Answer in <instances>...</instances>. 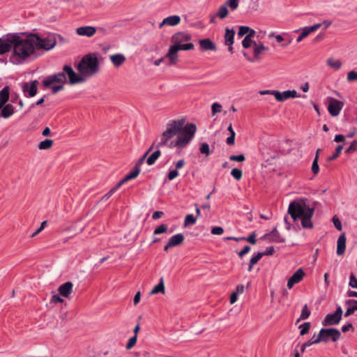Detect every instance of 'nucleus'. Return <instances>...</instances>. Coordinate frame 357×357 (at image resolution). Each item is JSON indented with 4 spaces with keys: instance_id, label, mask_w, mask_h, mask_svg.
Returning a JSON list of instances; mask_svg holds the SVG:
<instances>
[{
    "instance_id": "obj_1",
    "label": "nucleus",
    "mask_w": 357,
    "mask_h": 357,
    "mask_svg": "<svg viewBox=\"0 0 357 357\" xmlns=\"http://www.w3.org/2000/svg\"><path fill=\"white\" fill-rule=\"evenodd\" d=\"M35 34L30 33L23 38L19 33L13 35V54L10 61L19 65L24 62L29 57L35 53Z\"/></svg>"
},
{
    "instance_id": "obj_2",
    "label": "nucleus",
    "mask_w": 357,
    "mask_h": 357,
    "mask_svg": "<svg viewBox=\"0 0 357 357\" xmlns=\"http://www.w3.org/2000/svg\"><path fill=\"white\" fill-rule=\"evenodd\" d=\"M314 208L307 206L305 199L291 202L288 208V213L291 215L293 220L296 221L298 219H301L302 226L305 229H312L313 227L311 218L314 215Z\"/></svg>"
},
{
    "instance_id": "obj_3",
    "label": "nucleus",
    "mask_w": 357,
    "mask_h": 357,
    "mask_svg": "<svg viewBox=\"0 0 357 357\" xmlns=\"http://www.w3.org/2000/svg\"><path fill=\"white\" fill-rule=\"evenodd\" d=\"M67 77L69 79V84L72 85L84 81V78L78 75L70 66L65 65L61 72L46 77L43 81V85L45 88H49L54 83L66 84Z\"/></svg>"
},
{
    "instance_id": "obj_4",
    "label": "nucleus",
    "mask_w": 357,
    "mask_h": 357,
    "mask_svg": "<svg viewBox=\"0 0 357 357\" xmlns=\"http://www.w3.org/2000/svg\"><path fill=\"white\" fill-rule=\"evenodd\" d=\"M185 123V119L173 120L167 125L166 130L162 133L160 141L154 146L160 149L165 146L167 142L182 130Z\"/></svg>"
},
{
    "instance_id": "obj_5",
    "label": "nucleus",
    "mask_w": 357,
    "mask_h": 357,
    "mask_svg": "<svg viewBox=\"0 0 357 357\" xmlns=\"http://www.w3.org/2000/svg\"><path fill=\"white\" fill-rule=\"evenodd\" d=\"M79 73L86 77H90L99 70V63L96 55L86 54L81 60L77 66Z\"/></svg>"
},
{
    "instance_id": "obj_6",
    "label": "nucleus",
    "mask_w": 357,
    "mask_h": 357,
    "mask_svg": "<svg viewBox=\"0 0 357 357\" xmlns=\"http://www.w3.org/2000/svg\"><path fill=\"white\" fill-rule=\"evenodd\" d=\"M197 130V126L194 123H187L184 128L177 135L178 143L181 148H185L193 138Z\"/></svg>"
},
{
    "instance_id": "obj_7",
    "label": "nucleus",
    "mask_w": 357,
    "mask_h": 357,
    "mask_svg": "<svg viewBox=\"0 0 357 357\" xmlns=\"http://www.w3.org/2000/svg\"><path fill=\"white\" fill-rule=\"evenodd\" d=\"M340 331L335 328H321L317 335V340L320 342H328L329 340L332 342H337L340 339Z\"/></svg>"
},
{
    "instance_id": "obj_8",
    "label": "nucleus",
    "mask_w": 357,
    "mask_h": 357,
    "mask_svg": "<svg viewBox=\"0 0 357 357\" xmlns=\"http://www.w3.org/2000/svg\"><path fill=\"white\" fill-rule=\"evenodd\" d=\"M34 40V47L36 46L38 50L43 49L48 51L52 49L56 44V40L54 38L47 37L42 38L36 34H35Z\"/></svg>"
},
{
    "instance_id": "obj_9",
    "label": "nucleus",
    "mask_w": 357,
    "mask_h": 357,
    "mask_svg": "<svg viewBox=\"0 0 357 357\" xmlns=\"http://www.w3.org/2000/svg\"><path fill=\"white\" fill-rule=\"evenodd\" d=\"M342 309L340 306H338L334 313L328 314L322 321L324 326H328L331 325H336L340 323L342 316Z\"/></svg>"
},
{
    "instance_id": "obj_10",
    "label": "nucleus",
    "mask_w": 357,
    "mask_h": 357,
    "mask_svg": "<svg viewBox=\"0 0 357 357\" xmlns=\"http://www.w3.org/2000/svg\"><path fill=\"white\" fill-rule=\"evenodd\" d=\"M13 33H10L0 38V55L9 52L13 49Z\"/></svg>"
},
{
    "instance_id": "obj_11",
    "label": "nucleus",
    "mask_w": 357,
    "mask_h": 357,
    "mask_svg": "<svg viewBox=\"0 0 357 357\" xmlns=\"http://www.w3.org/2000/svg\"><path fill=\"white\" fill-rule=\"evenodd\" d=\"M343 102L334 98H330L328 107V112L332 116H337L343 107Z\"/></svg>"
},
{
    "instance_id": "obj_12",
    "label": "nucleus",
    "mask_w": 357,
    "mask_h": 357,
    "mask_svg": "<svg viewBox=\"0 0 357 357\" xmlns=\"http://www.w3.org/2000/svg\"><path fill=\"white\" fill-rule=\"evenodd\" d=\"M261 239L268 240L270 242L278 243L285 242V238L280 235L276 227L271 232L265 234L261 237Z\"/></svg>"
},
{
    "instance_id": "obj_13",
    "label": "nucleus",
    "mask_w": 357,
    "mask_h": 357,
    "mask_svg": "<svg viewBox=\"0 0 357 357\" xmlns=\"http://www.w3.org/2000/svg\"><path fill=\"white\" fill-rule=\"evenodd\" d=\"M38 81L33 80L31 82H24L22 86V91L27 93L26 96L33 97L36 95L38 91Z\"/></svg>"
},
{
    "instance_id": "obj_14",
    "label": "nucleus",
    "mask_w": 357,
    "mask_h": 357,
    "mask_svg": "<svg viewBox=\"0 0 357 357\" xmlns=\"http://www.w3.org/2000/svg\"><path fill=\"white\" fill-rule=\"evenodd\" d=\"M274 96L276 100L282 102L289 98L300 97L301 95H298L295 90H287L283 92L277 91V92L274 93Z\"/></svg>"
},
{
    "instance_id": "obj_15",
    "label": "nucleus",
    "mask_w": 357,
    "mask_h": 357,
    "mask_svg": "<svg viewBox=\"0 0 357 357\" xmlns=\"http://www.w3.org/2000/svg\"><path fill=\"white\" fill-rule=\"evenodd\" d=\"M305 276V272L300 268L288 280L287 287L291 289L295 284L300 282Z\"/></svg>"
},
{
    "instance_id": "obj_16",
    "label": "nucleus",
    "mask_w": 357,
    "mask_h": 357,
    "mask_svg": "<svg viewBox=\"0 0 357 357\" xmlns=\"http://www.w3.org/2000/svg\"><path fill=\"white\" fill-rule=\"evenodd\" d=\"M179 48L176 44V43L174 45H171L168 50V52L165 55V57L168 58L169 60L170 65H174L178 62V55L177 53L179 51Z\"/></svg>"
},
{
    "instance_id": "obj_17",
    "label": "nucleus",
    "mask_w": 357,
    "mask_h": 357,
    "mask_svg": "<svg viewBox=\"0 0 357 357\" xmlns=\"http://www.w3.org/2000/svg\"><path fill=\"white\" fill-rule=\"evenodd\" d=\"M201 51H216L215 44L208 38L199 40Z\"/></svg>"
},
{
    "instance_id": "obj_18",
    "label": "nucleus",
    "mask_w": 357,
    "mask_h": 357,
    "mask_svg": "<svg viewBox=\"0 0 357 357\" xmlns=\"http://www.w3.org/2000/svg\"><path fill=\"white\" fill-rule=\"evenodd\" d=\"M73 284L71 282H66L61 284L59 289V293L61 296L68 298L73 292Z\"/></svg>"
},
{
    "instance_id": "obj_19",
    "label": "nucleus",
    "mask_w": 357,
    "mask_h": 357,
    "mask_svg": "<svg viewBox=\"0 0 357 357\" xmlns=\"http://www.w3.org/2000/svg\"><path fill=\"white\" fill-rule=\"evenodd\" d=\"M96 29L93 26H81L77 29L76 32L79 36L91 37L96 33Z\"/></svg>"
},
{
    "instance_id": "obj_20",
    "label": "nucleus",
    "mask_w": 357,
    "mask_h": 357,
    "mask_svg": "<svg viewBox=\"0 0 357 357\" xmlns=\"http://www.w3.org/2000/svg\"><path fill=\"white\" fill-rule=\"evenodd\" d=\"M346 250V234L345 233H342L338 239H337V255H342L344 253Z\"/></svg>"
},
{
    "instance_id": "obj_21",
    "label": "nucleus",
    "mask_w": 357,
    "mask_h": 357,
    "mask_svg": "<svg viewBox=\"0 0 357 357\" xmlns=\"http://www.w3.org/2000/svg\"><path fill=\"white\" fill-rule=\"evenodd\" d=\"M15 113V108L11 104H5L1 109L0 118L8 119Z\"/></svg>"
},
{
    "instance_id": "obj_22",
    "label": "nucleus",
    "mask_w": 357,
    "mask_h": 357,
    "mask_svg": "<svg viewBox=\"0 0 357 357\" xmlns=\"http://www.w3.org/2000/svg\"><path fill=\"white\" fill-rule=\"evenodd\" d=\"M10 88L6 86L0 91V109L9 100Z\"/></svg>"
},
{
    "instance_id": "obj_23",
    "label": "nucleus",
    "mask_w": 357,
    "mask_h": 357,
    "mask_svg": "<svg viewBox=\"0 0 357 357\" xmlns=\"http://www.w3.org/2000/svg\"><path fill=\"white\" fill-rule=\"evenodd\" d=\"M345 304L349 305L344 312V317H349L357 311V300L349 299L345 301Z\"/></svg>"
},
{
    "instance_id": "obj_24",
    "label": "nucleus",
    "mask_w": 357,
    "mask_h": 357,
    "mask_svg": "<svg viewBox=\"0 0 357 357\" xmlns=\"http://www.w3.org/2000/svg\"><path fill=\"white\" fill-rule=\"evenodd\" d=\"M184 239V235L183 234L179 233L172 236L169 239V242L173 247H176L181 245L183 243Z\"/></svg>"
},
{
    "instance_id": "obj_25",
    "label": "nucleus",
    "mask_w": 357,
    "mask_h": 357,
    "mask_svg": "<svg viewBox=\"0 0 357 357\" xmlns=\"http://www.w3.org/2000/svg\"><path fill=\"white\" fill-rule=\"evenodd\" d=\"M181 17L178 15H172L165 18L160 24V26L163 24H168L170 26H175L180 23Z\"/></svg>"
},
{
    "instance_id": "obj_26",
    "label": "nucleus",
    "mask_w": 357,
    "mask_h": 357,
    "mask_svg": "<svg viewBox=\"0 0 357 357\" xmlns=\"http://www.w3.org/2000/svg\"><path fill=\"white\" fill-rule=\"evenodd\" d=\"M235 31L234 29L229 28L225 29V45H233L234 42Z\"/></svg>"
},
{
    "instance_id": "obj_27",
    "label": "nucleus",
    "mask_w": 357,
    "mask_h": 357,
    "mask_svg": "<svg viewBox=\"0 0 357 357\" xmlns=\"http://www.w3.org/2000/svg\"><path fill=\"white\" fill-rule=\"evenodd\" d=\"M110 59L114 66L119 67L125 62L126 57L121 54H116L111 55Z\"/></svg>"
},
{
    "instance_id": "obj_28",
    "label": "nucleus",
    "mask_w": 357,
    "mask_h": 357,
    "mask_svg": "<svg viewBox=\"0 0 357 357\" xmlns=\"http://www.w3.org/2000/svg\"><path fill=\"white\" fill-rule=\"evenodd\" d=\"M140 172V169L133 168L130 172H129L121 181L119 182V185H121L124 183L136 178Z\"/></svg>"
},
{
    "instance_id": "obj_29",
    "label": "nucleus",
    "mask_w": 357,
    "mask_h": 357,
    "mask_svg": "<svg viewBox=\"0 0 357 357\" xmlns=\"http://www.w3.org/2000/svg\"><path fill=\"white\" fill-rule=\"evenodd\" d=\"M254 47V56L256 59H259V55L263 51H268V47L264 46L263 44H257L256 42L253 43Z\"/></svg>"
},
{
    "instance_id": "obj_30",
    "label": "nucleus",
    "mask_w": 357,
    "mask_h": 357,
    "mask_svg": "<svg viewBox=\"0 0 357 357\" xmlns=\"http://www.w3.org/2000/svg\"><path fill=\"white\" fill-rule=\"evenodd\" d=\"M263 257V254L261 252H258L255 255H253L250 259L249 266L248 271L249 272L252 271L253 266L257 264Z\"/></svg>"
},
{
    "instance_id": "obj_31",
    "label": "nucleus",
    "mask_w": 357,
    "mask_h": 357,
    "mask_svg": "<svg viewBox=\"0 0 357 357\" xmlns=\"http://www.w3.org/2000/svg\"><path fill=\"white\" fill-rule=\"evenodd\" d=\"M54 141L52 139H45L38 144V148L40 150H47L52 147Z\"/></svg>"
},
{
    "instance_id": "obj_32",
    "label": "nucleus",
    "mask_w": 357,
    "mask_h": 357,
    "mask_svg": "<svg viewBox=\"0 0 357 357\" xmlns=\"http://www.w3.org/2000/svg\"><path fill=\"white\" fill-rule=\"evenodd\" d=\"M161 151L160 149H157L146 160V163L148 165H153L158 158L160 156Z\"/></svg>"
},
{
    "instance_id": "obj_33",
    "label": "nucleus",
    "mask_w": 357,
    "mask_h": 357,
    "mask_svg": "<svg viewBox=\"0 0 357 357\" xmlns=\"http://www.w3.org/2000/svg\"><path fill=\"white\" fill-rule=\"evenodd\" d=\"M155 143H153L151 147L147 150V151L137 161L134 167L135 169H140L141 166L144 162L145 158L148 155V154L151 151V150L155 147Z\"/></svg>"
},
{
    "instance_id": "obj_34",
    "label": "nucleus",
    "mask_w": 357,
    "mask_h": 357,
    "mask_svg": "<svg viewBox=\"0 0 357 357\" xmlns=\"http://www.w3.org/2000/svg\"><path fill=\"white\" fill-rule=\"evenodd\" d=\"M173 39L179 43L184 40L188 41L191 39V36L188 33H177L173 36Z\"/></svg>"
},
{
    "instance_id": "obj_35",
    "label": "nucleus",
    "mask_w": 357,
    "mask_h": 357,
    "mask_svg": "<svg viewBox=\"0 0 357 357\" xmlns=\"http://www.w3.org/2000/svg\"><path fill=\"white\" fill-rule=\"evenodd\" d=\"M165 293V285L163 278H160L159 283L155 285L151 291V294H156L158 293Z\"/></svg>"
},
{
    "instance_id": "obj_36",
    "label": "nucleus",
    "mask_w": 357,
    "mask_h": 357,
    "mask_svg": "<svg viewBox=\"0 0 357 357\" xmlns=\"http://www.w3.org/2000/svg\"><path fill=\"white\" fill-rule=\"evenodd\" d=\"M228 13L229 11L227 7L226 6V5L224 4L219 8L216 13V16L220 17V19H224L228 15Z\"/></svg>"
},
{
    "instance_id": "obj_37",
    "label": "nucleus",
    "mask_w": 357,
    "mask_h": 357,
    "mask_svg": "<svg viewBox=\"0 0 357 357\" xmlns=\"http://www.w3.org/2000/svg\"><path fill=\"white\" fill-rule=\"evenodd\" d=\"M311 314L310 310L307 307V305L305 304L303 307L301 314L300 315V318L297 320V322H298L300 320H304L307 319Z\"/></svg>"
},
{
    "instance_id": "obj_38",
    "label": "nucleus",
    "mask_w": 357,
    "mask_h": 357,
    "mask_svg": "<svg viewBox=\"0 0 357 357\" xmlns=\"http://www.w3.org/2000/svg\"><path fill=\"white\" fill-rule=\"evenodd\" d=\"M327 64L335 70H339L341 68L342 62L340 60L335 61L333 58H330L327 60Z\"/></svg>"
},
{
    "instance_id": "obj_39",
    "label": "nucleus",
    "mask_w": 357,
    "mask_h": 357,
    "mask_svg": "<svg viewBox=\"0 0 357 357\" xmlns=\"http://www.w3.org/2000/svg\"><path fill=\"white\" fill-rule=\"evenodd\" d=\"M311 327V324L310 322H305L303 323V324H301L300 326H299V328L301 329L300 331V335H306L307 333H309V331H310V328Z\"/></svg>"
},
{
    "instance_id": "obj_40",
    "label": "nucleus",
    "mask_w": 357,
    "mask_h": 357,
    "mask_svg": "<svg viewBox=\"0 0 357 357\" xmlns=\"http://www.w3.org/2000/svg\"><path fill=\"white\" fill-rule=\"evenodd\" d=\"M167 229H168V226L166 224H161L160 225H159L158 227H157L155 229V230L153 231V234L158 235V234L166 233L167 231Z\"/></svg>"
},
{
    "instance_id": "obj_41",
    "label": "nucleus",
    "mask_w": 357,
    "mask_h": 357,
    "mask_svg": "<svg viewBox=\"0 0 357 357\" xmlns=\"http://www.w3.org/2000/svg\"><path fill=\"white\" fill-rule=\"evenodd\" d=\"M231 175L237 181H239L241 179L243 173L242 170L238 168H234L231 171Z\"/></svg>"
},
{
    "instance_id": "obj_42",
    "label": "nucleus",
    "mask_w": 357,
    "mask_h": 357,
    "mask_svg": "<svg viewBox=\"0 0 357 357\" xmlns=\"http://www.w3.org/2000/svg\"><path fill=\"white\" fill-rule=\"evenodd\" d=\"M343 149V146L342 145H338L336 148H335V153L331 155L330 157H328V161H332V160H335L338 156L340 154L342 150Z\"/></svg>"
},
{
    "instance_id": "obj_43",
    "label": "nucleus",
    "mask_w": 357,
    "mask_h": 357,
    "mask_svg": "<svg viewBox=\"0 0 357 357\" xmlns=\"http://www.w3.org/2000/svg\"><path fill=\"white\" fill-rule=\"evenodd\" d=\"M199 151L201 153L205 154L206 156L209 155V154H210L209 145L206 142L201 144L200 147H199Z\"/></svg>"
},
{
    "instance_id": "obj_44",
    "label": "nucleus",
    "mask_w": 357,
    "mask_h": 357,
    "mask_svg": "<svg viewBox=\"0 0 357 357\" xmlns=\"http://www.w3.org/2000/svg\"><path fill=\"white\" fill-rule=\"evenodd\" d=\"M178 48L180 50H185V51H188V50H193L195 46L193 45V43H186V44H180L178 42L176 43Z\"/></svg>"
},
{
    "instance_id": "obj_45",
    "label": "nucleus",
    "mask_w": 357,
    "mask_h": 357,
    "mask_svg": "<svg viewBox=\"0 0 357 357\" xmlns=\"http://www.w3.org/2000/svg\"><path fill=\"white\" fill-rule=\"evenodd\" d=\"M310 33V31L307 29V26L303 28L301 33L296 39V42L300 43L303 38L307 37Z\"/></svg>"
},
{
    "instance_id": "obj_46",
    "label": "nucleus",
    "mask_w": 357,
    "mask_h": 357,
    "mask_svg": "<svg viewBox=\"0 0 357 357\" xmlns=\"http://www.w3.org/2000/svg\"><path fill=\"white\" fill-rule=\"evenodd\" d=\"M196 218L193 216L192 214H188L184 220V225L185 226H187L188 225H194L196 222Z\"/></svg>"
},
{
    "instance_id": "obj_47",
    "label": "nucleus",
    "mask_w": 357,
    "mask_h": 357,
    "mask_svg": "<svg viewBox=\"0 0 357 357\" xmlns=\"http://www.w3.org/2000/svg\"><path fill=\"white\" fill-rule=\"evenodd\" d=\"M238 0H227L225 3V5H226L227 7L229 6L231 10H235L238 8Z\"/></svg>"
},
{
    "instance_id": "obj_48",
    "label": "nucleus",
    "mask_w": 357,
    "mask_h": 357,
    "mask_svg": "<svg viewBox=\"0 0 357 357\" xmlns=\"http://www.w3.org/2000/svg\"><path fill=\"white\" fill-rule=\"evenodd\" d=\"M229 160L231 161L243 162L245 160V157L243 154L231 155L229 156Z\"/></svg>"
},
{
    "instance_id": "obj_49",
    "label": "nucleus",
    "mask_w": 357,
    "mask_h": 357,
    "mask_svg": "<svg viewBox=\"0 0 357 357\" xmlns=\"http://www.w3.org/2000/svg\"><path fill=\"white\" fill-rule=\"evenodd\" d=\"M137 337L136 335H135L133 337H130L126 346V349H130L131 348H132L136 342H137Z\"/></svg>"
},
{
    "instance_id": "obj_50",
    "label": "nucleus",
    "mask_w": 357,
    "mask_h": 357,
    "mask_svg": "<svg viewBox=\"0 0 357 357\" xmlns=\"http://www.w3.org/2000/svg\"><path fill=\"white\" fill-rule=\"evenodd\" d=\"M120 185L118 183L114 188H112L107 193H106L103 197L102 199H109L116 190L120 188Z\"/></svg>"
},
{
    "instance_id": "obj_51",
    "label": "nucleus",
    "mask_w": 357,
    "mask_h": 357,
    "mask_svg": "<svg viewBox=\"0 0 357 357\" xmlns=\"http://www.w3.org/2000/svg\"><path fill=\"white\" fill-rule=\"evenodd\" d=\"M64 84H52L50 87H51L52 89V93L55 94L59 91H61L64 89L63 86Z\"/></svg>"
},
{
    "instance_id": "obj_52",
    "label": "nucleus",
    "mask_w": 357,
    "mask_h": 357,
    "mask_svg": "<svg viewBox=\"0 0 357 357\" xmlns=\"http://www.w3.org/2000/svg\"><path fill=\"white\" fill-rule=\"evenodd\" d=\"M349 285L351 288L357 289V278H356L354 273H351L349 276Z\"/></svg>"
},
{
    "instance_id": "obj_53",
    "label": "nucleus",
    "mask_w": 357,
    "mask_h": 357,
    "mask_svg": "<svg viewBox=\"0 0 357 357\" xmlns=\"http://www.w3.org/2000/svg\"><path fill=\"white\" fill-rule=\"evenodd\" d=\"M243 241H246L252 245L256 244V243H257L256 232L253 231L247 238L245 237V239Z\"/></svg>"
},
{
    "instance_id": "obj_54",
    "label": "nucleus",
    "mask_w": 357,
    "mask_h": 357,
    "mask_svg": "<svg viewBox=\"0 0 357 357\" xmlns=\"http://www.w3.org/2000/svg\"><path fill=\"white\" fill-rule=\"evenodd\" d=\"M178 175V172L177 169H175L170 170L168 174L167 175L166 179L172 181V180L174 179L176 177H177Z\"/></svg>"
},
{
    "instance_id": "obj_55",
    "label": "nucleus",
    "mask_w": 357,
    "mask_h": 357,
    "mask_svg": "<svg viewBox=\"0 0 357 357\" xmlns=\"http://www.w3.org/2000/svg\"><path fill=\"white\" fill-rule=\"evenodd\" d=\"M318 161L317 158H314L312 165V172L314 174H317L319 172Z\"/></svg>"
},
{
    "instance_id": "obj_56",
    "label": "nucleus",
    "mask_w": 357,
    "mask_h": 357,
    "mask_svg": "<svg viewBox=\"0 0 357 357\" xmlns=\"http://www.w3.org/2000/svg\"><path fill=\"white\" fill-rule=\"evenodd\" d=\"M332 220H333L335 227L337 230L341 231L342 229V223H341L340 220H339V218L336 215H335L333 218Z\"/></svg>"
},
{
    "instance_id": "obj_57",
    "label": "nucleus",
    "mask_w": 357,
    "mask_h": 357,
    "mask_svg": "<svg viewBox=\"0 0 357 357\" xmlns=\"http://www.w3.org/2000/svg\"><path fill=\"white\" fill-rule=\"evenodd\" d=\"M249 31V26H241L239 27L238 35L239 37H242L245 34L248 35V32Z\"/></svg>"
},
{
    "instance_id": "obj_58",
    "label": "nucleus",
    "mask_w": 357,
    "mask_h": 357,
    "mask_svg": "<svg viewBox=\"0 0 357 357\" xmlns=\"http://www.w3.org/2000/svg\"><path fill=\"white\" fill-rule=\"evenodd\" d=\"M356 150H357V141L354 140L351 143L350 146L347 149L345 152L347 153H351Z\"/></svg>"
},
{
    "instance_id": "obj_59",
    "label": "nucleus",
    "mask_w": 357,
    "mask_h": 357,
    "mask_svg": "<svg viewBox=\"0 0 357 357\" xmlns=\"http://www.w3.org/2000/svg\"><path fill=\"white\" fill-rule=\"evenodd\" d=\"M252 43L253 42L251 38L245 36L242 41V45L243 48L248 49L252 45Z\"/></svg>"
},
{
    "instance_id": "obj_60",
    "label": "nucleus",
    "mask_w": 357,
    "mask_h": 357,
    "mask_svg": "<svg viewBox=\"0 0 357 357\" xmlns=\"http://www.w3.org/2000/svg\"><path fill=\"white\" fill-rule=\"evenodd\" d=\"M212 114L213 115L216 113L220 112L222 109V105L218 102H214L211 106Z\"/></svg>"
},
{
    "instance_id": "obj_61",
    "label": "nucleus",
    "mask_w": 357,
    "mask_h": 357,
    "mask_svg": "<svg viewBox=\"0 0 357 357\" xmlns=\"http://www.w3.org/2000/svg\"><path fill=\"white\" fill-rule=\"evenodd\" d=\"M347 80L349 82H354L357 80V72L351 70L347 74Z\"/></svg>"
},
{
    "instance_id": "obj_62",
    "label": "nucleus",
    "mask_w": 357,
    "mask_h": 357,
    "mask_svg": "<svg viewBox=\"0 0 357 357\" xmlns=\"http://www.w3.org/2000/svg\"><path fill=\"white\" fill-rule=\"evenodd\" d=\"M224 232V229L221 227H213L211 229V234L213 235H221Z\"/></svg>"
},
{
    "instance_id": "obj_63",
    "label": "nucleus",
    "mask_w": 357,
    "mask_h": 357,
    "mask_svg": "<svg viewBox=\"0 0 357 357\" xmlns=\"http://www.w3.org/2000/svg\"><path fill=\"white\" fill-rule=\"evenodd\" d=\"M165 146H167V147H169L170 149H172V148H174V147H177L179 149H183V148H181V144H179L178 143L177 139L176 140L171 141L169 143L167 142V144Z\"/></svg>"
},
{
    "instance_id": "obj_64",
    "label": "nucleus",
    "mask_w": 357,
    "mask_h": 357,
    "mask_svg": "<svg viewBox=\"0 0 357 357\" xmlns=\"http://www.w3.org/2000/svg\"><path fill=\"white\" fill-rule=\"evenodd\" d=\"M250 246L248 245L244 246V248L238 252V257L242 258L245 254L250 252Z\"/></svg>"
}]
</instances>
